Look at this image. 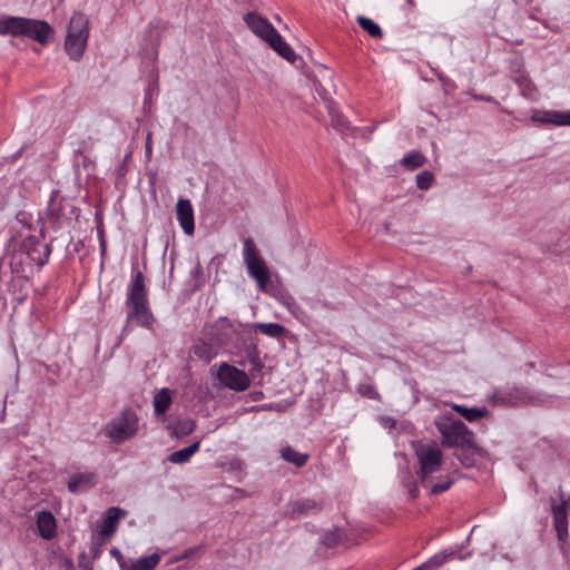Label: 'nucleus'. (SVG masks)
I'll return each mask as SVG.
<instances>
[{
    "label": "nucleus",
    "instance_id": "f257e3e1",
    "mask_svg": "<svg viewBox=\"0 0 570 570\" xmlns=\"http://www.w3.org/2000/svg\"><path fill=\"white\" fill-rule=\"evenodd\" d=\"M127 323L135 322L138 326L151 328L155 317L149 308L145 278L141 272H132L127 291Z\"/></svg>",
    "mask_w": 570,
    "mask_h": 570
},
{
    "label": "nucleus",
    "instance_id": "f03ea898",
    "mask_svg": "<svg viewBox=\"0 0 570 570\" xmlns=\"http://www.w3.org/2000/svg\"><path fill=\"white\" fill-rule=\"evenodd\" d=\"M0 35L27 37L41 45H47L53 35V29L45 20L7 16L0 18Z\"/></svg>",
    "mask_w": 570,
    "mask_h": 570
},
{
    "label": "nucleus",
    "instance_id": "7ed1b4c3",
    "mask_svg": "<svg viewBox=\"0 0 570 570\" xmlns=\"http://www.w3.org/2000/svg\"><path fill=\"white\" fill-rule=\"evenodd\" d=\"M89 38V21L85 14L76 12L71 16L67 36L65 39V50L70 59L79 61L87 47Z\"/></svg>",
    "mask_w": 570,
    "mask_h": 570
},
{
    "label": "nucleus",
    "instance_id": "20e7f679",
    "mask_svg": "<svg viewBox=\"0 0 570 570\" xmlns=\"http://www.w3.org/2000/svg\"><path fill=\"white\" fill-rule=\"evenodd\" d=\"M242 254L248 276L256 282L261 291H265L271 279V272L252 238L247 237L243 240Z\"/></svg>",
    "mask_w": 570,
    "mask_h": 570
},
{
    "label": "nucleus",
    "instance_id": "39448f33",
    "mask_svg": "<svg viewBox=\"0 0 570 570\" xmlns=\"http://www.w3.org/2000/svg\"><path fill=\"white\" fill-rule=\"evenodd\" d=\"M244 22L255 36L266 42L281 57L285 58V42L279 32L266 18L252 11L244 16Z\"/></svg>",
    "mask_w": 570,
    "mask_h": 570
},
{
    "label": "nucleus",
    "instance_id": "423d86ee",
    "mask_svg": "<svg viewBox=\"0 0 570 570\" xmlns=\"http://www.w3.org/2000/svg\"><path fill=\"white\" fill-rule=\"evenodd\" d=\"M215 338L212 342L200 341L194 346V353L207 362L217 356L219 348L232 340L233 325L227 317H220L214 325Z\"/></svg>",
    "mask_w": 570,
    "mask_h": 570
},
{
    "label": "nucleus",
    "instance_id": "0eeeda50",
    "mask_svg": "<svg viewBox=\"0 0 570 570\" xmlns=\"http://www.w3.org/2000/svg\"><path fill=\"white\" fill-rule=\"evenodd\" d=\"M436 428L442 435V443L445 446L472 448L473 433L460 420L444 419L436 422Z\"/></svg>",
    "mask_w": 570,
    "mask_h": 570
},
{
    "label": "nucleus",
    "instance_id": "6e6552de",
    "mask_svg": "<svg viewBox=\"0 0 570 570\" xmlns=\"http://www.w3.org/2000/svg\"><path fill=\"white\" fill-rule=\"evenodd\" d=\"M420 470L417 475L425 488L430 484L431 475L439 472L443 464V453L436 444H421L415 451Z\"/></svg>",
    "mask_w": 570,
    "mask_h": 570
},
{
    "label": "nucleus",
    "instance_id": "1a4fd4ad",
    "mask_svg": "<svg viewBox=\"0 0 570 570\" xmlns=\"http://www.w3.org/2000/svg\"><path fill=\"white\" fill-rule=\"evenodd\" d=\"M138 431V416L132 410H124L115 416L107 425V435L115 442H124Z\"/></svg>",
    "mask_w": 570,
    "mask_h": 570
},
{
    "label": "nucleus",
    "instance_id": "9d476101",
    "mask_svg": "<svg viewBox=\"0 0 570 570\" xmlns=\"http://www.w3.org/2000/svg\"><path fill=\"white\" fill-rule=\"evenodd\" d=\"M313 99L315 102H322L324 105L331 119V127L342 135L346 134L351 129L350 120L338 110L335 101L330 97L328 91L320 81L313 80Z\"/></svg>",
    "mask_w": 570,
    "mask_h": 570
},
{
    "label": "nucleus",
    "instance_id": "9b49d317",
    "mask_svg": "<svg viewBox=\"0 0 570 570\" xmlns=\"http://www.w3.org/2000/svg\"><path fill=\"white\" fill-rule=\"evenodd\" d=\"M217 377L225 387L237 392L245 391L250 384V379L245 371L226 363L219 366Z\"/></svg>",
    "mask_w": 570,
    "mask_h": 570
},
{
    "label": "nucleus",
    "instance_id": "f8f14e48",
    "mask_svg": "<svg viewBox=\"0 0 570 570\" xmlns=\"http://www.w3.org/2000/svg\"><path fill=\"white\" fill-rule=\"evenodd\" d=\"M21 253L24 254L31 263L36 264L38 267H42L49 259L51 246L37 236H29L22 242Z\"/></svg>",
    "mask_w": 570,
    "mask_h": 570
},
{
    "label": "nucleus",
    "instance_id": "ddd939ff",
    "mask_svg": "<svg viewBox=\"0 0 570 570\" xmlns=\"http://www.w3.org/2000/svg\"><path fill=\"white\" fill-rule=\"evenodd\" d=\"M323 508L321 501L309 498H302L291 503V511H287L293 519H301L317 514Z\"/></svg>",
    "mask_w": 570,
    "mask_h": 570
},
{
    "label": "nucleus",
    "instance_id": "4468645a",
    "mask_svg": "<svg viewBox=\"0 0 570 570\" xmlns=\"http://www.w3.org/2000/svg\"><path fill=\"white\" fill-rule=\"evenodd\" d=\"M177 220L186 235L195 232L194 209L189 199L180 198L176 204Z\"/></svg>",
    "mask_w": 570,
    "mask_h": 570
},
{
    "label": "nucleus",
    "instance_id": "2eb2a0df",
    "mask_svg": "<svg viewBox=\"0 0 570 570\" xmlns=\"http://www.w3.org/2000/svg\"><path fill=\"white\" fill-rule=\"evenodd\" d=\"M37 529L39 535L45 540H52L57 534V522L50 511L37 513Z\"/></svg>",
    "mask_w": 570,
    "mask_h": 570
},
{
    "label": "nucleus",
    "instance_id": "dca6fc26",
    "mask_svg": "<svg viewBox=\"0 0 570 570\" xmlns=\"http://www.w3.org/2000/svg\"><path fill=\"white\" fill-rule=\"evenodd\" d=\"M532 120L541 124H551L556 126H570V110L569 111H556L544 110L535 111L532 115Z\"/></svg>",
    "mask_w": 570,
    "mask_h": 570
},
{
    "label": "nucleus",
    "instance_id": "f3484780",
    "mask_svg": "<svg viewBox=\"0 0 570 570\" xmlns=\"http://www.w3.org/2000/svg\"><path fill=\"white\" fill-rule=\"evenodd\" d=\"M97 483V474L94 472H81L73 474L68 482V490L71 493L79 494Z\"/></svg>",
    "mask_w": 570,
    "mask_h": 570
},
{
    "label": "nucleus",
    "instance_id": "a211bd4d",
    "mask_svg": "<svg viewBox=\"0 0 570 570\" xmlns=\"http://www.w3.org/2000/svg\"><path fill=\"white\" fill-rule=\"evenodd\" d=\"M126 515V512L117 507L109 508L106 511V515L99 525V533L104 537L112 534L121 518Z\"/></svg>",
    "mask_w": 570,
    "mask_h": 570
},
{
    "label": "nucleus",
    "instance_id": "6ab92c4d",
    "mask_svg": "<svg viewBox=\"0 0 570 570\" xmlns=\"http://www.w3.org/2000/svg\"><path fill=\"white\" fill-rule=\"evenodd\" d=\"M495 403L502 405H519L527 402V395L519 389L499 390L493 396Z\"/></svg>",
    "mask_w": 570,
    "mask_h": 570
},
{
    "label": "nucleus",
    "instance_id": "aec40b11",
    "mask_svg": "<svg viewBox=\"0 0 570 570\" xmlns=\"http://www.w3.org/2000/svg\"><path fill=\"white\" fill-rule=\"evenodd\" d=\"M458 554L455 550H443L439 553H435L425 562L420 564L413 570H436L438 568L445 564L448 561L452 560Z\"/></svg>",
    "mask_w": 570,
    "mask_h": 570
},
{
    "label": "nucleus",
    "instance_id": "412c9836",
    "mask_svg": "<svg viewBox=\"0 0 570 570\" xmlns=\"http://www.w3.org/2000/svg\"><path fill=\"white\" fill-rule=\"evenodd\" d=\"M160 561L158 553L140 557L138 559H128L127 566L122 564V570H153Z\"/></svg>",
    "mask_w": 570,
    "mask_h": 570
},
{
    "label": "nucleus",
    "instance_id": "4be33fe9",
    "mask_svg": "<svg viewBox=\"0 0 570 570\" xmlns=\"http://www.w3.org/2000/svg\"><path fill=\"white\" fill-rule=\"evenodd\" d=\"M287 62L293 65L297 70H301L302 73L306 78V83L311 88L312 94H314V87H313V80L318 81L316 78L312 77L306 70H305V61L303 57L297 56L293 49L287 46Z\"/></svg>",
    "mask_w": 570,
    "mask_h": 570
},
{
    "label": "nucleus",
    "instance_id": "5701e85b",
    "mask_svg": "<svg viewBox=\"0 0 570 570\" xmlns=\"http://www.w3.org/2000/svg\"><path fill=\"white\" fill-rule=\"evenodd\" d=\"M199 446H200V442L196 441L193 444H190L189 446H186L181 450L173 452L171 454H169L167 460L175 464L186 463L199 450Z\"/></svg>",
    "mask_w": 570,
    "mask_h": 570
},
{
    "label": "nucleus",
    "instance_id": "b1692460",
    "mask_svg": "<svg viewBox=\"0 0 570 570\" xmlns=\"http://www.w3.org/2000/svg\"><path fill=\"white\" fill-rule=\"evenodd\" d=\"M171 404V391L167 387L158 391L154 396V410L157 415L164 414Z\"/></svg>",
    "mask_w": 570,
    "mask_h": 570
},
{
    "label": "nucleus",
    "instance_id": "393cba45",
    "mask_svg": "<svg viewBox=\"0 0 570 570\" xmlns=\"http://www.w3.org/2000/svg\"><path fill=\"white\" fill-rule=\"evenodd\" d=\"M514 81L518 83L523 97L531 100L537 98V87L524 72L515 76Z\"/></svg>",
    "mask_w": 570,
    "mask_h": 570
},
{
    "label": "nucleus",
    "instance_id": "a878e982",
    "mask_svg": "<svg viewBox=\"0 0 570 570\" xmlns=\"http://www.w3.org/2000/svg\"><path fill=\"white\" fill-rule=\"evenodd\" d=\"M426 158L419 151H411L401 159V165L410 170L422 167Z\"/></svg>",
    "mask_w": 570,
    "mask_h": 570
},
{
    "label": "nucleus",
    "instance_id": "bb28decb",
    "mask_svg": "<svg viewBox=\"0 0 570 570\" xmlns=\"http://www.w3.org/2000/svg\"><path fill=\"white\" fill-rule=\"evenodd\" d=\"M453 409L469 422H474V421L483 417L487 414L485 409H478V407L470 409V407H465L463 405H453Z\"/></svg>",
    "mask_w": 570,
    "mask_h": 570
},
{
    "label": "nucleus",
    "instance_id": "cd10ccee",
    "mask_svg": "<svg viewBox=\"0 0 570 570\" xmlns=\"http://www.w3.org/2000/svg\"><path fill=\"white\" fill-rule=\"evenodd\" d=\"M357 23L373 38H382L383 31L381 27L367 17L358 16Z\"/></svg>",
    "mask_w": 570,
    "mask_h": 570
},
{
    "label": "nucleus",
    "instance_id": "c85d7f7f",
    "mask_svg": "<svg viewBox=\"0 0 570 570\" xmlns=\"http://www.w3.org/2000/svg\"><path fill=\"white\" fill-rule=\"evenodd\" d=\"M257 330L267 336L281 338L285 335V328L277 323H258Z\"/></svg>",
    "mask_w": 570,
    "mask_h": 570
},
{
    "label": "nucleus",
    "instance_id": "c756f323",
    "mask_svg": "<svg viewBox=\"0 0 570 570\" xmlns=\"http://www.w3.org/2000/svg\"><path fill=\"white\" fill-rule=\"evenodd\" d=\"M308 459V453H301L292 449L291 446H287V463H292L296 468H302L307 463Z\"/></svg>",
    "mask_w": 570,
    "mask_h": 570
},
{
    "label": "nucleus",
    "instance_id": "7c9ffc66",
    "mask_svg": "<svg viewBox=\"0 0 570 570\" xmlns=\"http://www.w3.org/2000/svg\"><path fill=\"white\" fill-rule=\"evenodd\" d=\"M454 483V480L450 475L440 478V480L430 487V494L438 495L448 491Z\"/></svg>",
    "mask_w": 570,
    "mask_h": 570
},
{
    "label": "nucleus",
    "instance_id": "2f4dec72",
    "mask_svg": "<svg viewBox=\"0 0 570 570\" xmlns=\"http://www.w3.org/2000/svg\"><path fill=\"white\" fill-rule=\"evenodd\" d=\"M342 538H343L342 532L338 529H335V530L326 532L323 535L322 541L326 547L333 548L338 544V542L342 540Z\"/></svg>",
    "mask_w": 570,
    "mask_h": 570
},
{
    "label": "nucleus",
    "instance_id": "473e14b6",
    "mask_svg": "<svg viewBox=\"0 0 570 570\" xmlns=\"http://www.w3.org/2000/svg\"><path fill=\"white\" fill-rule=\"evenodd\" d=\"M434 180L431 171L424 170L416 176V186L422 190H428Z\"/></svg>",
    "mask_w": 570,
    "mask_h": 570
},
{
    "label": "nucleus",
    "instance_id": "72a5a7b5",
    "mask_svg": "<svg viewBox=\"0 0 570 570\" xmlns=\"http://www.w3.org/2000/svg\"><path fill=\"white\" fill-rule=\"evenodd\" d=\"M194 429H195V423H194V421H191L189 419L180 420V421H178V423L176 425V431L184 435L191 433L194 431Z\"/></svg>",
    "mask_w": 570,
    "mask_h": 570
},
{
    "label": "nucleus",
    "instance_id": "f704fd0d",
    "mask_svg": "<svg viewBox=\"0 0 570 570\" xmlns=\"http://www.w3.org/2000/svg\"><path fill=\"white\" fill-rule=\"evenodd\" d=\"M249 368L248 371L252 373V375H254L255 372H259L261 368H262V363H261V360L257 355H255V353H250L249 354Z\"/></svg>",
    "mask_w": 570,
    "mask_h": 570
},
{
    "label": "nucleus",
    "instance_id": "c9c22d12",
    "mask_svg": "<svg viewBox=\"0 0 570 570\" xmlns=\"http://www.w3.org/2000/svg\"><path fill=\"white\" fill-rule=\"evenodd\" d=\"M199 550H200V547L188 548L181 554L177 556L175 559H176V561H180V560L191 558Z\"/></svg>",
    "mask_w": 570,
    "mask_h": 570
},
{
    "label": "nucleus",
    "instance_id": "e433bc0d",
    "mask_svg": "<svg viewBox=\"0 0 570 570\" xmlns=\"http://www.w3.org/2000/svg\"><path fill=\"white\" fill-rule=\"evenodd\" d=\"M110 553L116 558L120 569L122 570V564L127 566L128 559H125L122 553L117 548L111 549Z\"/></svg>",
    "mask_w": 570,
    "mask_h": 570
},
{
    "label": "nucleus",
    "instance_id": "4c0bfd02",
    "mask_svg": "<svg viewBox=\"0 0 570 570\" xmlns=\"http://www.w3.org/2000/svg\"><path fill=\"white\" fill-rule=\"evenodd\" d=\"M158 45H159V41L158 39L156 40L155 43H153L151 46V50L149 53H147V57L151 60V61H155L158 57Z\"/></svg>",
    "mask_w": 570,
    "mask_h": 570
},
{
    "label": "nucleus",
    "instance_id": "58836bf2",
    "mask_svg": "<svg viewBox=\"0 0 570 570\" xmlns=\"http://www.w3.org/2000/svg\"><path fill=\"white\" fill-rule=\"evenodd\" d=\"M153 155V146L150 140V135L147 136L146 144H145V156L147 159H150Z\"/></svg>",
    "mask_w": 570,
    "mask_h": 570
},
{
    "label": "nucleus",
    "instance_id": "ea45409f",
    "mask_svg": "<svg viewBox=\"0 0 570 570\" xmlns=\"http://www.w3.org/2000/svg\"><path fill=\"white\" fill-rule=\"evenodd\" d=\"M279 455L281 458L285 459V448L279 449Z\"/></svg>",
    "mask_w": 570,
    "mask_h": 570
},
{
    "label": "nucleus",
    "instance_id": "a19ab883",
    "mask_svg": "<svg viewBox=\"0 0 570 570\" xmlns=\"http://www.w3.org/2000/svg\"><path fill=\"white\" fill-rule=\"evenodd\" d=\"M22 154V148H20L14 155L13 157L17 158L19 157L20 155Z\"/></svg>",
    "mask_w": 570,
    "mask_h": 570
},
{
    "label": "nucleus",
    "instance_id": "79ce46f5",
    "mask_svg": "<svg viewBox=\"0 0 570 570\" xmlns=\"http://www.w3.org/2000/svg\"><path fill=\"white\" fill-rule=\"evenodd\" d=\"M286 306H287V309H288L289 312H292V309H291V304H289V302H288V301H287V303H286Z\"/></svg>",
    "mask_w": 570,
    "mask_h": 570
}]
</instances>
